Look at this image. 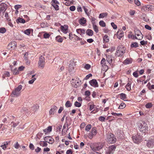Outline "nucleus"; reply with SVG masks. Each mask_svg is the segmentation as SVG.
I'll list each match as a JSON object with an SVG mask.
<instances>
[{"label":"nucleus","instance_id":"f257e3e1","mask_svg":"<svg viewBox=\"0 0 154 154\" xmlns=\"http://www.w3.org/2000/svg\"><path fill=\"white\" fill-rule=\"evenodd\" d=\"M126 50V49L125 47L122 45H120L116 49L115 55L117 57H122L123 55Z\"/></svg>","mask_w":154,"mask_h":154},{"label":"nucleus","instance_id":"f03ea898","mask_svg":"<svg viewBox=\"0 0 154 154\" xmlns=\"http://www.w3.org/2000/svg\"><path fill=\"white\" fill-rule=\"evenodd\" d=\"M107 139L108 142L111 143H115L116 140V138L114 137V135L111 133H109L107 134Z\"/></svg>","mask_w":154,"mask_h":154},{"label":"nucleus","instance_id":"7ed1b4c3","mask_svg":"<svg viewBox=\"0 0 154 154\" xmlns=\"http://www.w3.org/2000/svg\"><path fill=\"white\" fill-rule=\"evenodd\" d=\"M45 58L42 56H41L38 62V67L41 69H43L45 65Z\"/></svg>","mask_w":154,"mask_h":154},{"label":"nucleus","instance_id":"20e7f679","mask_svg":"<svg viewBox=\"0 0 154 154\" xmlns=\"http://www.w3.org/2000/svg\"><path fill=\"white\" fill-rule=\"evenodd\" d=\"M135 36L137 35L138 37L135 36V39L139 40H141L143 38V35L140 31L138 29H136L134 30Z\"/></svg>","mask_w":154,"mask_h":154},{"label":"nucleus","instance_id":"39448f33","mask_svg":"<svg viewBox=\"0 0 154 154\" xmlns=\"http://www.w3.org/2000/svg\"><path fill=\"white\" fill-rule=\"evenodd\" d=\"M132 138L134 142L136 143H138L141 140V136L138 134L135 136H133Z\"/></svg>","mask_w":154,"mask_h":154},{"label":"nucleus","instance_id":"423d86ee","mask_svg":"<svg viewBox=\"0 0 154 154\" xmlns=\"http://www.w3.org/2000/svg\"><path fill=\"white\" fill-rule=\"evenodd\" d=\"M44 140L47 143L52 144L54 142V140L53 138L50 136H46L44 137Z\"/></svg>","mask_w":154,"mask_h":154},{"label":"nucleus","instance_id":"0eeeda50","mask_svg":"<svg viewBox=\"0 0 154 154\" xmlns=\"http://www.w3.org/2000/svg\"><path fill=\"white\" fill-rule=\"evenodd\" d=\"M97 134V130L95 128H93L92 129L91 131L89 133L88 135L89 138L91 139L95 135Z\"/></svg>","mask_w":154,"mask_h":154},{"label":"nucleus","instance_id":"6e6552de","mask_svg":"<svg viewBox=\"0 0 154 154\" xmlns=\"http://www.w3.org/2000/svg\"><path fill=\"white\" fill-rule=\"evenodd\" d=\"M17 43L15 41H12L10 42L8 45V48L9 49H15Z\"/></svg>","mask_w":154,"mask_h":154},{"label":"nucleus","instance_id":"1a4fd4ad","mask_svg":"<svg viewBox=\"0 0 154 154\" xmlns=\"http://www.w3.org/2000/svg\"><path fill=\"white\" fill-rule=\"evenodd\" d=\"M116 148V146L115 145H113L109 147V154H112L115 151Z\"/></svg>","mask_w":154,"mask_h":154},{"label":"nucleus","instance_id":"9d476101","mask_svg":"<svg viewBox=\"0 0 154 154\" xmlns=\"http://www.w3.org/2000/svg\"><path fill=\"white\" fill-rule=\"evenodd\" d=\"M154 8V6L151 5H147L143 7L142 8H143L145 11H152Z\"/></svg>","mask_w":154,"mask_h":154},{"label":"nucleus","instance_id":"9b49d317","mask_svg":"<svg viewBox=\"0 0 154 154\" xmlns=\"http://www.w3.org/2000/svg\"><path fill=\"white\" fill-rule=\"evenodd\" d=\"M7 8V5L4 3L1 4V12L2 11L3 13H4Z\"/></svg>","mask_w":154,"mask_h":154},{"label":"nucleus","instance_id":"f8f14e48","mask_svg":"<svg viewBox=\"0 0 154 154\" xmlns=\"http://www.w3.org/2000/svg\"><path fill=\"white\" fill-rule=\"evenodd\" d=\"M89 82V84L91 86L95 87H98V83L96 79H92Z\"/></svg>","mask_w":154,"mask_h":154},{"label":"nucleus","instance_id":"ddd939ff","mask_svg":"<svg viewBox=\"0 0 154 154\" xmlns=\"http://www.w3.org/2000/svg\"><path fill=\"white\" fill-rule=\"evenodd\" d=\"M20 94L15 89L12 92L11 96L12 97H17L20 96Z\"/></svg>","mask_w":154,"mask_h":154},{"label":"nucleus","instance_id":"4468645a","mask_svg":"<svg viewBox=\"0 0 154 154\" xmlns=\"http://www.w3.org/2000/svg\"><path fill=\"white\" fill-rule=\"evenodd\" d=\"M154 141L153 140L151 139L149 140L146 143L147 146L149 147H152L154 144Z\"/></svg>","mask_w":154,"mask_h":154},{"label":"nucleus","instance_id":"2eb2a0df","mask_svg":"<svg viewBox=\"0 0 154 154\" xmlns=\"http://www.w3.org/2000/svg\"><path fill=\"white\" fill-rule=\"evenodd\" d=\"M117 34V37L119 39H120L123 36V32L122 30H119Z\"/></svg>","mask_w":154,"mask_h":154},{"label":"nucleus","instance_id":"dca6fc26","mask_svg":"<svg viewBox=\"0 0 154 154\" xmlns=\"http://www.w3.org/2000/svg\"><path fill=\"white\" fill-rule=\"evenodd\" d=\"M57 107L56 106H54L53 108L50 110L49 113L50 115H54L57 110Z\"/></svg>","mask_w":154,"mask_h":154},{"label":"nucleus","instance_id":"f3484780","mask_svg":"<svg viewBox=\"0 0 154 154\" xmlns=\"http://www.w3.org/2000/svg\"><path fill=\"white\" fill-rule=\"evenodd\" d=\"M52 126H49L45 129L43 130V131L45 132V134L48 133H50L51 131H52Z\"/></svg>","mask_w":154,"mask_h":154},{"label":"nucleus","instance_id":"a211bd4d","mask_svg":"<svg viewBox=\"0 0 154 154\" xmlns=\"http://www.w3.org/2000/svg\"><path fill=\"white\" fill-rule=\"evenodd\" d=\"M78 34H80L81 35L82 34H84L85 32V30L84 29H78L76 30Z\"/></svg>","mask_w":154,"mask_h":154},{"label":"nucleus","instance_id":"6ab92c4d","mask_svg":"<svg viewBox=\"0 0 154 154\" xmlns=\"http://www.w3.org/2000/svg\"><path fill=\"white\" fill-rule=\"evenodd\" d=\"M112 57L111 55H108L106 56V60L109 63H112Z\"/></svg>","mask_w":154,"mask_h":154},{"label":"nucleus","instance_id":"aec40b11","mask_svg":"<svg viewBox=\"0 0 154 154\" xmlns=\"http://www.w3.org/2000/svg\"><path fill=\"white\" fill-rule=\"evenodd\" d=\"M8 142L7 141L5 142L2 143V145L1 146V147L3 150H5L8 145Z\"/></svg>","mask_w":154,"mask_h":154},{"label":"nucleus","instance_id":"412c9836","mask_svg":"<svg viewBox=\"0 0 154 154\" xmlns=\"http://www.w3.org/2000/svg\"><path fill=\"white\" fill-rule=\"evenodd\" d=\"M86 34L90 36H92L93 35V31L91 29H88L86 32Z\"/></svg>","mask_w":154,"mask_h":154},{"label":"nucleus","instance_id":"4be33fe9","mask_svg":"<svg viewBox=\"0 0 154 154\" xmlns=\"http://www.w3.org/2000/svg\"><path fill=\"white\" fill-rule=\"evenodd\" d=\"M16 22L17 23H25V21L23 19L19 17L16 20Z\"/></svg>","mask_w":154,"mask_h":154},{"label":"nucleus","instance_id":"5701e85b","mask_svg":"<svg viewBox=\"0 0 154 154\" xmlns=\"http://www.w3.org/2000/svg\"><path fill=\"white\" fill-rule=\"evenodd\" d=\"M56 40L57 42L61 43L62 42L63 39L60 36L58 35L56 37Z\"/></svg>","mask_w":154,"mask_h":154},{"label":"nucleus","instance_id":"b1692460","mask_svg":"<svg viewBox=\"0 0 154 154\" xmlns=\"http://www.w3.org/2000/svg\"><path fill=\"white\" fill-rule=\"evenodd\" d=\"M40 145L43 147H45L47 146L48 144L47 142L45 140L44 141H41L39 143Z\"/></svg>","mask_w":154,"mask_h":154},{"label":"nucleus","instance_id":"393cba45","mask_svg":"<svg viewBox=\"0 0 154 154\" xmlns=\"http://www.w3.org/2000/svg\"><path fill=\"white\" fill-rule=\"evenodd\" d=\"M103 40L104 42H108L109 41V39L107 35H105L103 37Z\"/></svg>","mask_w":154,"mask_h":154},{"label":"nucleus","instance_id":"a878e982","mask_svg":"<svg viewBox=\"0 0 154 154\" xmlns=\"http://www.w3.org/2000/svg\"><path fill=\"white\" fill-rule=\"evenodd\" d=\"M86 22V20L85 18L83 17L80 19L79 23L81 25H83L85 24Z\"/></svg>","mask_w":154,"mask_h":154},{"label":"nucleus","instance_id":"bb28decb","mask_svg":"<svg viewBox=\"0 0 154 154\" xmlns=\"http://www.w3.org/2000/svg\"><path fill=\"white\" fill-rule=\"evenodd\" d=\"M108 14L107 13H103L101 14H99V18H103L104 17H106Z\"/></svg>","mask_w":154,"mask_h":154},{"label":"nucleus","instance_id":"cd10ccee","mask_svg":"<svg viewBox=\"0 0 154 154\" xmlns=\"http://www.w3.org/2000/svg\"><path fill=\"white\" fill-rule=\"evenodd\" d=\"M120 97V98L122 100H124L126 97V95L124 93H121L119 95Z\"/></svg>","mask_w":154,"mask_h":154},{"label":"nucleus","instance_id":"c85d7f7f","mask_svg":"<svg viewBox=\"0 0 154 154\" xmlns=\"http://www.w3.org/2000/svg\"><path fill=\"white\" fill-rule=\"evenodd\" d=\"M72 104L70 101H67L66 102L65 106L66 107L68 108L71 106Z\"/></svg>","mask_w":154,"mask_h":154},{"label":"nucleus","instance_id":"c756f323","mask_svg":"<svg viewBox=\"0 0 154 154\" xmlns=\"http://www.w3.org/2000/svg\"><path fill=\"white\" fill-rule=\"evenodd\" d=\"M97 151L101 149L102 147V145L100 144H97L95 145Z\"/></svg>","mask_w":154,"mask_h":154},{"label":"nucleus","instance_id":"7c9ffc66","mask_svg":"<svg viewBox=\"0 0 154 154\" xmlns=\"http://www.w3.org/2000/svg\"><path fill=\"white\" fill-rule=\"evenodd\" d=\"M22 86L21 85H19L17 87L15 88V89L20 94L21 93V90L22 89Z\"/></svg>","mask_w":154,"mask_h":154},{"label":"nucleus","instance_id":"2f4dec72","mask_svg":"<svg viewBox=\"0 0 154 154\" xmlns=\"http://www.w3.org/2000/svg\"><path fill=\"white\" fill-rule=\"evenodd\" d=\"M10 73L8 72H5L2 76V78L3 79L5 78V77H9L10 76Z\"/></svg>","mask_w":154,"mask_h":154},{"label":"nucleus","instance_id":"473e14b6","mask_svg":"<svg viewBox=\"0 0 154 154\" xmlns=\"http://www.w3.org/2000/svg\"><path fill=\"white\" fill-rule=\"evenodd\" d=\"M81 81H79L75 82V84L74 85V87L75 88H77V87L79 86L80 84H81Z\"/></svg>","mask_w":154,"mask_h":154},{"label":"nucleus","instance_id":"72a5a7b5","mask_svg":"<svg viewBox=\"0 0 154 154\" xmlns=\"http://www.w3.org/2000/svg\"><path fill=\"white\" fill-rule=\"evenodd\" d=\"M131 83H130V82H129L127 84V85L126 86V88L127 89V90L128 91H130L131 90Z\"/></svg>","mask_w":154,"mask_h":154},{"label":"nucleus","instance_id":"f704fd0d","mask_svg":"<svg viewBox=\"0 0 154 154\" xmlns=\"http://www.w3.org/2000/svg\"><path fill=\"white\" fill-rule=\"evenodd\" d=\"M138 46V44L137 42H135L132 43L131 45V48H136Z\"/></svg>","mask_w":154,"mask_h":154},{"label":"nucleus","instance_id":"c9c22d12","mask_svg":"<svg viewBox=\"0 0 154 154\" xmlns=\"http://www.w3.org/2000/svg\"><path fill=\"white\" fill-rule=\"evenodd\" d=\"M19 121H17V122H11V124L14 127H15L19 124Z\"/></svg>","mask_w":154,"mask_h":154},{"label":"nucleus","instance_id":"e433bc0d","mask_svg":"<svg viewBox=\"0 0 154 154\" xmlns=\"http://www.w3.org/2000/svg\"><path fill=\"white\" fill-rule=\"evenodd\" d=\"M126 106V105L124 103H122L119 107V109H123Z\"/></svg>","mask_w":154,"mask_h":154},{"label":"nucleus","instance_id":"4c0bfd02","mask_svg":"<svg viewBox=\"0 0 154 154\" xmlns=\"http://www.w3.org/2000/svg\"><path fill=\"white\" fill-rule=\"evenodd\" d=\"M93 27L94 31L96 32H98V27L95 24H93Z\"/></svg>","mask_w":154,"mask_h":154},{"label":"nucleus","instance_id":"58836bf2","mask_svg":"<svg viewBox=\"0 0 154 154\" xmlns=\"http://www.w3.org/2000/svg\"><path fill=\"white\" fill-rule=\"evenodd\" d=\"M5 16L7 20L8 21H11V19L9 18L8 14V12L5 13Z\"/></svg>","mask_w":154,"mask_h":154},{"label":"nucleus","instance_id":"ea45409f","mask_svg":"<svg viewBox=\"0 0 154 154\" xmlns=\"http://www.w3.org/2000/svg\"><path fill=\"white\" fill-rule=\"evenodd\" d=\"M100 25L103 27H104L106 26V24L104 21L103 20H101L99 23Z\"/></svg>","mask_w":154,"mask_h":154},{"label":"nucleus","instance_id":"a19ab883","mask_svg":"<svg viewBox=\"0 0 154 154\" xmlns=\"http://www.w3.org/2000/svg\"><path fill=\"white\" fill-rule=\"evenodd\" d=\"M51 5L54 7L56 10L57 11L59 10V6L57 4H52Z\"/></svg>","mask_w":154,"mask_h":154},{"label":"nucleus","instance_id":"79ce46f5","mask_svg":"<svg viewBox=\"0 0 154 154\" xmlns=\"http://www.w3.org/2000/svg\"><path fill=\"white\" fill-rule=\"evenodd\" d=\"M67 129L66 130H63V129L62 131V134L64 136L65 135L66 133V132L67 131V130H68V125L67 124Z\"/></svg>","mask_w":154,"mask_h":154},{"label":"nucleus","instance_id":"37998d69","mask_svg":"<svg viewBox=\"0 0 154 154\" xmlns=\"http://www.w3.org/2000/svg\"><path fill=\"white\" fill-rule=\"evenodd\" d=\"M61 28L62 29V30L63 32L65 33H66L67 32V29L66 28L64 27L63 26H61Z\"/></svg>","mask_w":154,"mask_h":154},{"label":"nucleus","instance_id":"c03bdc74","mask_svg":"<svg viewBox=\"0 0 154 154\" xmlns=\"http://www.w3.org/2000/svg\"><path fill=\"white\" fill-rule=\"evenodd\" d=\"M91 128V125L90 124H89L87 125L85 128V130L87 131H88Z\"/></svg>","mask_w":154,"mask_h":154},{"label":"nucleus","instance_id":"a18cd8bd","mask_svg":"<svg viewBox=\"0 0 154 154\" xmlns=\"http://www.w3.org/2000/svg\"><path fill=\"white\" fill-rule=\"evenodd\" d=\"M152 106V104L151 103H148L146 105V107L147 108H150Z\"/></svg>","mask_w":154,"mask_h":154},{"label":"nucleus","instance_id":"49530a36","mask_svg":"<svg viewBox=\"0 0 154 154\" xmlns=\"http://www.w3.org/2000/svg\"><path fill=\"white\" fill-rule=\"evenodd\" d=\"M38 108V106L37 105H34L32 108V109L35 112Z\"/></svg>","mask_w":154,"mask_h":154},{"label":"nucleus","instance_id":"de8ad7c7","mask_svg":"<svg viewBox=\"0 0 154 154\" xmlns=\"http://www.w3.org/2000/svg\"><path fill=\"white\" fill-rule=\"evenodd\" d=\"M74 105L76 107H80L81 106V103L76 101L75 102Z\"/></svg>","mask_w":154,"mask_h":154},{"label":"nucleus","instance_id":"09e8293b","mask_svg":"<svg viewBox=\"0 0 154 154\" xmlns=\"http://www.w3.org/2000/svg\"><path fill=\"white\" fill-rule=\"evenodd\" d=\"M88 106L89 107V110L90 111L92 110L95 106V105H94V104H89Z\"/></svg>","mask_w":154,"mask_h":154},{"label":"nucleus","instance_id":"8fccbe9b","mask_svg":"<svg viewBox=\"0 0 154 154\" xmlns=\"http://www.w3.org/2000/svg\"><path fill=\"white\" fill-rule=\"evenodd\" d=\"M6 31V29L5 28H1V33H4Z\"/></svg>","mask_w":154,"mask_h":154},{"label":"nucleus","instance_id":"3c124183","mask_svg":"<svg viewBox=\"0 0 154 154\" xmlns=\"http://www.w3.org/2000/svg\"><path fill=\"white\" fill-rule=\"evenodd\" d=\"M13 74L15 75H17L19 74V71L17 69H15L13 70Z\"/></svg>","mask_w":154,"mask_h":154},{"label":"nucleus","instance_id":"603ef678","mask_svg":"<svg viewBox=\"0 0 154 154\" xmlns=\"http://www.w3.org/2000/svg\"><path fill=\"white\" fill-rule=\"evenodd\" d=\"M134 2L137 6H140L141 5V3L138 0H134Z\"/></svg>","mask_w":154,"mask_h":154},{"label":"nucleus","instance_id":"864d4df0","mask_svg":"<svg viewBox=\"0 0 154 154\" xmlns=\"http://www.w3.org/2000/svg\"><path fill=\"white\" fill-rule=\"evenodd\" d=\"M36 79V78H34L32 79L31 80H29L28 82V83L29 84H32L33 83L34 81Z\"/></svg>","mask_w":154,"mask_h":154},{"label":"nucleus","instance_id":"5fc2aeb1","mask_svg":"<svg viewBox=\"0 0 154 154\" xmlns=\"http://www.w3.org/2000/svg\"><path fill=\"white\" fill-rule=\"evenodd\" d=\"M111 114L115 116H122V115L121 113H114V112H112L111 113Z\"/></svg>","mask_w":154,"mask_h":154},{"label":"nucleus","instance_id":"6e6d98bb","mask_svg":"<svg viewBox=\"0 0 154 154\" xmlns=\"http://www.w3.org/2000/svg\"><path fill=\"white\" fill-rule=\"evenodd\" d=\"M144 125H145L144 126H143V125H142L141 128V129H143L142 131H143V130H145L147 128V126H146V124H145V123H144Z\"/></svg>","mask_w":154,"mask_h":154},{"label":"nucleus","instance_id":"4d7b16f0","mask_svg":"<svg viewBox=\"0 0 154 154\" xmlns=\"http://www.w3.org/2000/svg\"><path fill=\"white\" fill-rule=\"evenodd\" d=\"M30 31L29 29H27L24 31V33L27 35H29L30 34Z\"/></svg>","mask_w":154,"mask_h":154},{"label":"nucleus","instance_id":"13d9d810","mask_svg":"<svg viewBox=\"0 0 154 154\" xmlns=\"http://www.w3.org/2000/svg\"><path fill=\"white\" fill-rule=\"evenodd\" d=\"M105 119V118L104 117L100 116L99 118V120L101 121H104Z\"/></svg>","mask_w":154,"mask_h":154},{"label":"nucleus","instance_id":"bf43d9fd","mask_svg":"<svg viewBox=\"0 0 154 154\" xmlns=\"http://www.w3.org/2000/svg\"><path fill=\"white\" fill-rule=\"evenodd\" d=\"M91 67V65L88 64H86L85 66V68L87 69H89Z\"/></svg>","mask_w":154,"mask_h":154},{"label":"nucleus","instance_id":"052dcab7","mask_svg":"<svg viewBox=\"0 0 154 154\" xmlns=\"http://www.w3.org/2000/svg\"><path fill=\"white\" fill-rule=\"evenodd\" d=\"M111 25L114 29H117V26L116 24H114V23H111Z\"/></svg>","mask_w":154,"mask_h":154},{"label":"nucleus","instance_id":"680f3d73","mask_svg":"<svg viewBox=\"0 0 154 154\" xmlns=\"http://www.w3.org/2000/svg\"><path fill=\"white\" fill-rule=\"evenodd\" d=\"M21 7V5H16L14 6V8L16 10H18L19 8Z\"/></svg>","mask_w":154,"mask_h":154},{"label":"nucleus","instance_id":"e2e57ef3","mask_svg":"<svg viewBox=\"0 0 154 154\" xmlns=\"http://www.w3.org/2000/svg\"><path fill=\"white\" fill-rule=\"evenodd\" d=\"M85 94L86 96L88 97L90 94V92L89 91H87L85 92Z\"/></svg>","mask_w":154,"mask_h":154},{"label":"nucleus","instance_id":"0e129e2a","mask_svg":"<svg viewBox=\"0 0 154 154\" xmlns=\"http://www.w3.org/2000/svg\"><path fill=\"white\" fill-rule=\"evenodd\" d=\"M75 7L74 6H71L69 8V9L72 11H73L75 10Z\"/></svg>","mask_w":154,"mask_h":154},{"label":"nucleus","instance_id":"69168bd1","mask_svg":"<svg viewBox=\"0 0 154 154\" xmlns=\"http://www.w3.org/2000/svg\"><path fill=\"white\" fill-rule=\"evenodd\" d=\"M43 36H44V37L45 38H49V37L50 36V35L49 34L46 33L44 34Z\"/></svg>","mask_w":154,"mask_h":154},{"label":"nucleus","instance_id":"338daca9","mask_svg":"<svg viewBox=\"0 0 154 154\" xmlns=\"http://www.w3.org/2000/svg\"><path fill=\"white\" fill-rule=\"evenodd\" d=\"M140 43L142 45H144L147 44V41H145L144 40H143L140 42Z\"/></svg>","mask_w":154,"mask_h":154},{"label":"nucleus","instance_id":"774afa93","mask_svg":"<svg viewBox=\"0 0 154 154\" xmlns=\"http://www.w3.org/2000/svg\"><path fill=\"white\" fill-rule=\"evenodd\" d=\"M28 54V53L27 52H26L24 55V58L26 60H27V59Z\"/></svg>","mask_w":154,"mask_h":154}]
</instances>
